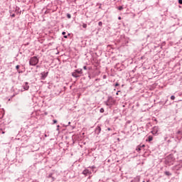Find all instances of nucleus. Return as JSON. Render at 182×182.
I'll use <instances>...</instances> for the list:
<instances>
[{"mask_svg": "<svg viewBox=\"0 0 182 182\" xmlns=\"http://www.w3.org/2000/svg\"><path fill=\"white\" fill-rule=\"evenodd\" d=\"M65 39H68V36H64Z\"/></svg>", "mask_w": 182, "mask_h": 182, "instance_id": "7c9ffc66", "label": "nucleus"}, {"mask_svg": "<svg viewBox=\"0 0 182 182\" xmlns=\"http://www.w3.org/2000/svg\"><path fill=\"white\" fill-rule=\"evenodd\" d=\"M106 77H107V76L105 75H103L102 79H106Z\"/></svg>", "mask_w": 182, "mask_h": 182, "instance_id": "bb28decb", "label": "nucleus"}, {"mask_svg": "<svg viewBox=\"0 0 182 182\" xmlns=\"http://www.w3.org/2000/svg\"><path fill=\"white\" fill-rule=\"evenodd\" d=\"M57 127H60V126L58 125Z\"/></svg>", "mask_w": 182, "mask_h": 182, "instance_id": "e433bc0d", "label": "nucleus"}, {"mask_svg": "<svg viewBox=\"0 0 182 182\" xmlns=\"http://www.w3.org/2000/svg\"><path fill=\"white\" fill-rule=\"evenodd\" d=\"M53 124H55V123H58V121L56 119H53Z\"/></svg>", "mask_w": 182, "mask_h": 182, "instance_id": "aec40b11", "label": "nucleus"}, {"mask_svg": "<svg viewBox=\"0 0 182 182\" xmlns=\"http://www.w3.org/2000/svg\"><path fill=\"white\" fill-rule=\"evenodd\" d=\"M68 124H70V122H68Z\"/></svg>", "mask_w": 182, "mask_h": 182, "instance_id": "ea45409f", "label": "nucleus"}, {"mask_svg": "<svg viewBox=\"0 0 182 182\" xmlns=\"http://www.w3.org/2000/svg\"><path fill=\"white\" fill-rule=\"evenodd\" d=\"M118 19H119V20L122 19V17L119 16V17L118 18Z\"/></svg>", "mask_w": 182, "mask_h": 182, "instance_id": "f704fd0d", "label": "nucleus"}, {"mask_svg": "<svg viewBox=\"0 0 182 182\" xmlns=\"http://www.w3.org/2000/svg\"><path fill=\"white\" fill-rule=\"evenodd\" d=\"M141 147H144V145L136 146V150L137 151H140L141 150Z\"/></svg>", "mask_w": 182, "mask_h": 182, "instance_id": "9b49d317", "label": "nucleus"}, {"mask_svg": "<svg viewBox=\"0 0 182 182\" xmlns=\"http://www.w3.org/2000/svg\"><path fill=\"white\" fill-rule=\"evenodd\" d=\"M177 134H181V131H178Z\"/></svg>", "mask_w": 182, "mask_h": 182, "instance_id": "393cba45", "label": "nucleus"}, {"mask_svg": "<svg viewBox=\"0 0 182 182\" xmlns=\"http://www.w3.org/2000/svg\"><path fill=\"white\" fill-rule=\"evenodd\" d=\"M41 80H45L46 77H48V72H43L41 73Z\"/></svg>", "mask_w": 182, "mask_h": 182, "instance_id": "f03ea898", "label": "nucleus"}, {"mask_svg": "<svg viewBox=\"0 0 182 182\" xmlns=\"http://www.w3.org/2000/svg\"><path fill=\"white\" fill-rule=\"evenodd\" d=\"M52 176H53V173H49L48 178H52L53 181H55V178H53Z\"/></svg>", "mask_w": 182, "mask_h": 182, "instance_id": "9d476101", "label": "nucleus"}, {"mask_svg": "<svg viewBox=\"0 0 182 182\" xmlns=\"http://www.w3.org/2000/svg\"><path fill=\"white\" fill-rule=\"evenodd\" d=\"M100 132H102V128L100 127V126H97L95 129V132L97 133V134H99Z\"/></svg>", "mask_w": 182, "mask_h": 182, "instance_id": "0eeeda50", "label": "nucleus"}, {"mask_svg": "<svg viewBox=\"0 0 182 182\" xmlns=\"http://www.w3.org/2000/svg\"><path fill=\"white\" fill-rule=\"evenodd\" d=\"M62 35H66V32L63 31V32L62 33Z\"/></svg>", "mask_w": 182, "mask_h": 182, "instance_id": "cd10ccee", "label": "nucleus"}, {"mask_svg": "<svg viewBox=\"0 0 182 182\" xmlns=\"http://www.w3.org/2000/svg\"><path fill=\"white\" fill-rule=\"evenodd\" d=\"M130 123H132V121L130 120L127 121V124H130Z\"/></svg>", "mask_w": 182, "mask_h": 182, "instance_id": "412c9836", "label": "nucleus"}, {"mask_svg": "<svg viewBox=\"0 0 182 182\" xmlns=\"http://www.w3.org/2000/svg\"><path fill=\"white\" fill-rule=\"evenodd\" d=\"M99 26H102L103 25V23L102 21H100L98 23Z\"/></svg>", "mask_w": 182, "mask_h": 182, "instance_id": "a211bd4d", "label": "nucleus"}, {"mask_svg": "<svg viewBox=\"0 0 182 182\" xmlns=\"http://www.w3.org/2000/svg\"><path fill=\"white\" fill-rule=\"evenodd\" d=\"M88 77L90 79V75H89Z\"/></svg>", "mask_w": 182, "mask_h": 182, "instance_id": "4c0bfd02", "label": "nucleus"}, {"mask_svg": "<svg viewBox=\"0 0 182 182\" xmlns=\"http://www.w3.org/2000/svg\"><path fill=\"white\" fill-rule=\"evenodd\" d=\"M75 72H76L78 75H82L83 73V71L81 68H78L77 70H75Z\"/></svg>", "mask_w": 182, "mask_h": 182, "instance_id": "6e6552de", "label": "nucleus"}, {"mask_svg": "<svg viewBox=\"0 0 182 182\" xmlns=\"http://www.w3.org/2000/svg\"><path fill=\"white\" fill-rule=\"evenodd\" d=\"M39 63V58L36 56H33L30 59L29 65L30 66H36Z\"/></svg>", "mask_w": 182, "mask_h": 182, "instance_id": "f257e3e1", "label": "nucleus"}, {"mask_svg": "<svg viewBox=\"0 0 182 182\" xmlns=\"http://www.w3.org/2000/svg\"><path fill=\"white\" fill-rule=\"evenodd\" d=\"M178 4H180L181 5H182V0H178Z\"/></svg>", "mask_w": 182, "mask_h": 182, "instance_id": "b1692460", "label": "nucleus"}, {"mask_svg": "<svg viewBox=\"0 0 182 182\" xmlns=\"http://www.w3.org/2000/svg\"><path fill=\"white\" fill-rule=\"evenodd\" d=\"M67 18L68 19H70V18H72V16L70 15V14H67Z\"/></svg>", "mask_w": 182, "mask_h": 182, "instance_id": "2eb2a0df", "label": "nucleus"}, {"mask_svg": "<svg viewBox=\"0 0 182 182\" xmlns=\"http://www.w3.org/2000/svg\"><path fill=\"white\" fill-rule=\"evenodd\" d=\"M22 87L23 90H29V82H24V84L22 85Z\"/></svg>", "mask_w": 182, "mask_h": 182, "instance_id": "7ed1b4c3", "label": "nucleus"}, {"mask_svg": "<svg viewBox=\"0 0 182 182\" xmlns=\"http://www.w3.org/2000/svg\"><path fill=\"white\" fill-rule=\"evenodd\" d=\"M142 182H145L144 181H143Z\"/></svg>", "mask_w": 182, "mask_h": 182, "instance_id": "a19ab883", "label": "nucleus"}, {"mask_svg": "<svg viewBox=\"0 0 182 182\" xmlns=\"http://www.w3.org/2000/svg\"><path fill=\"white\" fill-rule=\"evenodd\" d=\"M119 93H120V91H117V93H116V95H119Z\"/></svg>", "mask_w": 182, "mask_h": 182, "instance_id": "c85d7f7f", "label": "nucleus"}, {"mask_svg": "<svg viewBox=\"0 0 182 182\" xmlns=\"http://www.w3.org/2000/svg\"><path fill=\"white\" fill-rule=\"evenodd\" d=\"M17 72H18V73H23V71H21L19 70Z\"/></svg>", "mask_w": 182, "mask_h": 182, "instance_id": "a878e982", "label": "nucleus"}, {"mask_svg": "<svg viewBox=\"0 0 182 182\" xmlns=\"http://www.w3.org/2000/svg\"><path fill=\"white\" fill-rule=\"evenodd\" d=\"M2 134H5V132H2Z\"/></svg>", "mask_w": 182, "mask_h": 182, "instance_id": "c9c22d12", "label": "nucleus"}, {"mask_svg": "<svg viewBox=\"0 0 182 182\" xmlns=\"http://www.w3.org/2000/svg\"><path fill=\"white\" fill-rule=\"evenodd\" d=\"M100 113H104V112H105V109L101 108V109H100Z\"/></svg>", "mask_w": 182, "mask_h": 182, "instance_id": "dca6fc26", "label": "nucleus"}, {"mask_svg": "<svg viewBox=\"0 0 182 182\" xmlns=\"http://www.w3.org/2000/svg\"><path fill=\"white\" fill-rule=\"evenodd\" d=\"M82 28H84L85 29H86V28H87V24L83 23V24H82Z\"/></svg>", "mask_w": 182, "mask_h": 182, "instance_id": "4468645a", "label": "nucleus"}, {"mask_svg": "<svg viewBox=\"0 0 182 182\" xmlns=\"http://www.w3.org/2000/svg\"><path fill=\"white\" fill-rule=\"evenodd\" d=\"M174 99H176V97H175L174 95H172V96L171 97V100H174Z\"/></svg>", "mask_w": 182, "mask_h": 182, "instance_id": "6ab92c4d", "label": "nucleus"}, {"mask_svg": "<svg viewBox=\"0 0 182 182\" xmlns=\"http://www.w3.org/2000/svg\"><path fill=\"white\" fill-rule=\"evenodd\" d=\"M82 174H84V176H90V174H92V171L89 169H85L82 171Z\"/></svg>", "mask_w": 182, "mask_h": 182, "instance_id": "39448f33", "label": "nucleus"}, {"mask_svg": "<svg viewBox=\"0 0 182 182\" xmlns=\"http://www.w3.org/2000/svg\"><path fill=\"white\" fill-rule=\"evenodd\" d=\"M117 86H119V83L117 82V83L115 84V87H117Z\"/></svg>", "mask_w": 182, "mask_h": 182, "instance_id": "c756f323", "label": "nucleus"}, {"mask_svg": "<svg viewBox=\"0 0 182 182\" xmlns=\"http://www.w3.org/2000/svg\"><path fill=\"white\" fill-rule=\"evenodd\" d=\"M164 173L166 174V176H171V173H170V171H165Z\"/></svg>", "mask_w": 182, "mask_h": 182, "instance_id": "ddd939ff", "label": "nucleus"}, {"mask_svg": "<svg viewBox=\"0 0 182 182\" xmlns=\"http://www.w3.org/2000/svg\"><path fill=\"white\" fill-rule=\"evenodd\" d=\"M152 134L156 135L157 133H159V127H154L152 131H151Z\"/></svg>", "mask_w": 182, "mask_h": 182, "instance_id": "20e7f679", "label": "nucleus"}, {"mask_svg": "<svg viewBox=\"0 0 182 182\" xmlns=\"http://www.w3.org/2000/svg\"><path fill=\"white\" fill-rule=\"evenodd\" d=\"M11 16L15 17V14H12V16Z\"/></svg>", "mask_w": 182, "mask_h": 182, "instance_id": "72a5a7b5", "label": "nucleus"}, {"mask_svg": "<svg viewBox=\"0 0 182 182\" xmlns=\"http://www.w3.org/2000/svg\"><path fill=\"white\" fill-rule=\"evenodd\" d=\"M115 101L113 99H109L108 102L106 103L107 106H112V105H114Z\"/></svg>", "mask_w": 182, "mask_h": 182, "instance_id": "423d86ee", "label": "nucleus"}, {"mask_svg": "<svg viewBox=\"0 0 182 182\" xmlns=\"http://www.w3.org/2000/svg\"><path fill=\"white\" fill-rule=\"evenodd\" d=\"M119 11H122L123 9V6H120L118 7Z\"/></svg>", "mask_w": 182, "mask_h": 182, "instance_id": "f3484780", "label": "nucleus"}, {"mask_svg": "<svg viewBox=\"0 0 182 182\" xmlns=\"http://www.w3.org/2000/svg\"><path fill=\"white\" fill-rule=\"evenodd\" d=\"M90 168H95V166L90 167Z\"/></svg>", "mask_w": 182, "mask_h": 182, "instance_id": "2f4dec72", "label": "nucleus"}, {"mask_svg": "<svg viewBox=\"0 0 182 182\" xmlns=\"http://www.w3.org/2000/svg\"><path fill=\"white\" fill-rule=\"evenodd\" d=\"M83 69H84V70H87V67H86V65H85V66L83 67Z\"/></svg>", "mask_w": 182, "mask_h": 182, "instance_id": "4be33fe9", "label": "nucleus"}, {"mask_svg": "<svg viewBox=\"0 0 182 182\" xmlns=\"http://www.w3.org/2000/svg\"><path fill=\"white\" fill-rule=\"evenodd\" d=\"M19 68H20V65H16V68L18 70H19Z\"/></svg>", "mask_w": 182, "mask_h": 182, "instance_id": "5701e85b", "label": "nucleus"}, {"mask_svg": "<svg viewBox=\"0 0 182 182\" xmlns=\"http://www.w3.org/2000/svg\"><path fill=\"white\" fill-rule=\"evenodd\" d=\"M147 141H153V136H149L148 139L146 140Z\"/></svg>", "mask_w": 182, "mask_h": 182, "instance_id": "f8f14e48", "label": "nucleus"}, {"mask_svg": "<svg viewBox=\"0 0 182 182\" xmlns=\"http://www.w3.org/2000/svg\"><path fill=\"white\" fill-rule=\"evenodd\" d=\"M72 76H73V77H80V75H79V74L77 73L75 71H74V72L72 73Z\"/></svg>", "mask_w": 182, "mask_h": 182, "instance_id": "1a4fd4ad", "label": "nucleus"}, {"mask_svg": "<svg viewBox=\"0 0 182 182\" xmlns=\"http://www.w3.org/2000/svg\"><path fill=\"white\" fill-rule=\"evenodd\" d=\"M107 130H109V132H110L111 129H110V128H108Z\"/></svg>", "mask_w": 182, "mask_h": 182, "instance_id": "473e14b6", "label": "nucleus"}, {"mask_svg": "<svg viewBox=\"0 0 182 182\" xmlns=\"http://www.w3.org/2000/svg\"><path fill=\"white\" fill-rule=\"evenodd\" d=\"M90 177H91V176H90L88 177V178H90Z\"/></svg>", "mask_w": 182, "mask_h": 182, "instance_id": "58836bf2", "label": "nucleus"}]
</instances>
